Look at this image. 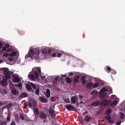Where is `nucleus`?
Instances as JSON below:
<instances>
[{
	"mask_svg": "<svg viewBox=\"0 0 125 125\" xmlns=\"http://www.w3.org/2000/svg\"><path fill=\"white\" fill-rule=\"evenodd\" d=\"M39 51L37 49L35 48L31 49L29 51L28 55L25 56V58L27 59L29 58V60H32L33 58L35 60H37L39 59Z\"/></svg>",
	"mask_w": 125,
	"mask_h": 125,
	"instance_id": "1",
	"label": "nucleus"
},
{
	"mask_svg": "<svg viewBox=\"0 0 125 125\" xmlns=\"http://www.w3.org/2000/svg\"><path fill=\"white\" fill-rule=\"evenodd\" d=\"M41 73V69L40 68H37L33 71V73H30L28 75V77L31 80H34L35 79V77L37 78L39 77V73Z\"/></svg>",
	"mask_w": 125,
	"mask_h": 125,
	"instance_id": "2",
	"label": "nucleus"
},
{
	"mask_svg": "<svg viewBox=\"0 0 125 125\" xmlns=\"http://www.w3.org/2000/svg\"><path fill=\"white\" fill-rule=\"evenodd\" d=\"M28 104L29 107L33 109L36 107L37 106V102L36 101L34 100H30L28 103Z\"/></svg>",
	"mask_w": 125,
	"mask_h": 125,
	"instance_id": "3",
	"label": "nucleus"
},
{
	"mask_svg": "<svg viewBox=\"0 0 125 125\" xmlns=\"http://www.w3.org/2000/svg\"><path fill=\"white\" fill-rule=\"evenodd\" d=\"M107 90V89L105 88H104L101 90L100 92V94L99 96L100 99H102L103 98H105V96L107 95V94L106 93L104 92H106Z\"/></svg>",
	"mask_w": 125,
	"mask_h": 125,
	"instance_id": "4",
	"label": "nucleus"
},
{
	"mask_svg": "<svg viewBox=\"0 0 125 125\" xmlns=\"http://www.w3.org/2000/svg\"><path fill=\"white\" fill-rule=\"evenodd\" d=\"M2 70L3 71L4 73V75H5L6 78L8 79H9L10 78V75L8 71L7 68H0V70Z\"/></svg>",
	"mask_w": 125,
	"mask_h": 125,
	"instance_id": "5",
	"label": "nucleus"
},
{
	"mask_svg": "<svg viewBox=\"0 0 125 125\" xmlns=\"http://www.w3.org/2000/svg\"><path fill=\"white\" fill-rule=\"evenodd\" d=\"M65 107L68 110H72L77 112V109L74 106L70 104H67L65 106Z\"/></svg>",
	"mask_w": 125,
	"mask_h": 125,
	"instance_id": "6",
	"label": "nucleus"
},
{
	"mask_svg": "<svg viewBox=\"0 0 125 125\" xmlns=\"http://www.w3.org/2000/svg\"><path fill=\"white\" fill-rule=\"evenodd\" d=\"M112 102L111 100L110 99H104L101 102L102 104L104 105L105 106L108 105Z\"/></svg>",
	"mask_w": 125,
	"mask_h": 125,
	"instance_id": "7",
	"label": "nucleus"
},
{
	"mask_svg": "<svg viewBox=\"0 0 125 125\" xmlns=\"http://www.w3.org/2000/svg\"><path fill=\"white\" fill-rule=\"evenodd\" d=\"M71 103L75 104L78 101V97L77 95H75L71 98Z\"/></svg>",
	"mask_w": 125,
	"mask_h": 125,
	"instance_id": "8",
	"label": "nucleus"
},
{
	"mask_svg": "<svg viewBox=\"0 0 125 125\" xmlns=\"http://www.w3.org/2000/svg\"><path fill=\"white\" fill-rule=\"evenodd\" d=\"M13 78L12 81L14 83H18L21 81L20 78L18 76L13 75L12 76Z\"/></svg>",
	"mask_w": 125,
	"mask_h": 125,
	"instance_id": "9",
	"label": "nucleus"
},
{
	"mask_svg": "<svg viewBox=\"0 0 125 125\" xmlns=\"http://www.w3.org/2000/svg\"><path fill=\"white\" fill-rule=\"evenodd\" d=\"M91 119V116L88 115H86L85 116L83 121L84 122H89Z\"/></svg>",
	"mask_w": 125,
	"mask_h": 125,
	"instance_id": "10",
	"label": "nucleus"
},
{
	"mask_svg": "<svg viewBox=\"0 0 125 125\" xmlns=\"http://www.w3.org/2000/svg\"><path fill=\"white\" fill-rule=\"evenodd\" d=\"M39 115L40 118L41 119L45 120L46 118L47 115L43 111L41 112Z\"/></svg>",
	"mask_w": 125,
	"mask_h": 125,
	"instance_id": "11",
	"label": "nucleus"
},
{
	"mask_svg": "<svg viewBox=\"0 0 125 125\" xmlns=\"http://www.w3.org/2000/svg\"><path fill=\"white\" fill-rule=\"evenodd\" d=\"M49 113L51 115L52 117L54 118L55 117V114L54 111L52 108L50 109L49 110Z\"/></svg>",
	"mask_w": 125,
	"mask_h": 125,
	"instance_id": "12",
	"label": "nucleus"
},
{
	"mask_svg": "<svg viewBox=\"0 0 125 125\" xmlns=\"http://www.w3.org/2000/svg\"><path fill=\"white\" fill-rule=\"evenodd\" d=\"M11 93L12 94L14 95H18L19 93V91L17 89L15 88H13L11 90Z\"/></svg>",
	"mask_w": 125,
	"mask_h": 125,
	"instance_id": "13",
	"label": "nucleus"
},
{
	"mask_svg": "<svg viewBox=\"0 0 125 125\" xmlns=\"http://www.w3.org/2000/svg\"><path fill=\"white\" fill-rule=\"evenodd\" d=\"M48 52L49 54H51V50L50 49H48L46 50H43L42 52V53L43 55L46 54Z\"/></svg>",
	"mask_w": 125,
	"mask_h": 125,
	"instance_id": "14",
	"label": "nucleus"
},
{
	"mask_svg": "<svg viewBox=\"0 0 125 125\" xmlns=\"http://www.w3.org/2000/svg\"><path fill=\"white\" fill-rule=\"evenodd\" d=\"M28 96V94L25 92H24L21 93L19 96V97L20 98H22Z\"/></svg>",
	"mask_w": 125,
	"mask_h": 125,
	"instance_id": "15",
	"label": "nucleus"
},
{
	"mask_svg": "<svg viewBox=\"0 0 125 125\" xmlns=\"http://www.w3.org/2000/svg\"><path fill=\"white\" fill-rule=\"evenodd\" d=\"M7 81L5 79H3L2 80L1 82V84L2 85L5 86L7 84Z\"/></svg>",
	"mask_w": 125,
	"mask_h": 125,
	"instance_id": "16",
	"label": "nucleus"
},
{
	"mask_svg": "<svg viewBox=\"0 0 125 125\" xmlns=\"http://www.w3.org/2000/svg\"><path fill=\"white\" fill-rule=\"evenodd\" d=\"M79 76L78 75L75 76L74 79L73 81L75 83H77L79 81Z\"/></svg>",
	"mask_w": 125,
	"mask_h": 125,
	"instance_id": "17",
	"label": "nucleus"
},
{
	"mask_svg": "<svg viewBox=\"0 0 125 125\" xmlns=\"http://www.w3.org/2000/svg\"><path fill=\"white\" fill-rule=\"evenodd\" d=\"M39 99L42 102L44 103H46L47 101V100L45 98L43 97H40Z\"/></svg>",
	"mask_w": 125,
	"mask_h": 125,
	"instance_id": "18",
	"label": "nucleus"
},
{
	"mask_svg": "<svg viewBox=\"0 0 125 125\" xmlns=\"http://www.w3.org/2000/svg\"><path fill=\"white\" fill-rule=\"evenodd\" d=\"M26 87L27 89L29 91H31L32 90V88L31 85L29 84H26Z\"/></svg>",
	"mask_w": 125,
	"mask_h": 125,
	"instance_id": "19",
	"label": "nucleus"
},
{
	"mask_svg": "<svg viewBox=\"0 0 125 125\" xmlns=\"http://www.w3.org/2000/svg\"><path fill=\"white\" fill-rule=\"evenodd\" d=\"M50 96V92L49 89H47L46 90V97L49 98Z\"/></svg>",
	"mask_w": 125,
	"mask_h": 125,
	"instance_id": "20",
	"label": "nucleus"
},
{
	"mask_svg": "<svg viewBox=\"0 0 125 125\" xmlns=\"http://www.w3.org/2000/svg\"><path fill=\"white\" fill-rule=\"evenodd\" d=\"M85 77L84 76H82L81 78V81L83 84H84L86 83V80L85 79Z\"/></svg>",
	"mask_w": 125,
	"mask_h": 125,
	"instance_id": "21",
	"label": "nucleus"
},
{
	"mask_svg": "<svg viewBox=\"0 0 125 125\" xmlns=\"http://www.w3.org/2000/svg\"><path fill=\"white\" fill-rule=\"evenodd\" d=\"M93 83L92 82L89 83L87 84L86 88L88 89L90 88L93 86Z\"/></svg>",
	"mask_w": 125,
	"mask_h": 125,
	"instance_id": "22",
	"label": "nucleus"
},
{
	"mask_svg": "<svg viewBox=\"0 0 125 125\" xmlns=\"http://www.w3.org/2000/svg\"><path fill=\"white\" fill-rule=\"evenodd\" d=\"M16 54L17 53L16 52H12L9 53V55L10 57L14 56L16 55Z\"/></svg>",
	"mask_w": 125,
	"mask_h": 125,
	"instance_id": "23",
	"label": "nucleus"
},
{
	"mask_svg": "<svg viewBox=\"0 0 125 125\" xmlns=\"http://www.w3.org/2000/svg\"><path fill=\"white\" fill-rule=\"evenodd\" d=\"M65 80L68 83H71L72 82V80L71 78L68 77H67L65 79Z\"/></svg>",
	"mask_w": 125,
	"mask_h": 125,
	"instance_id": "24",
	"label": "nucleus"
},
{
	"mask_svg": "<svg viewBox=\"0 0 125 125\" xmlns=\"http://www.w3.org/2000/svg\"><path fill=\"white\" fill-rule=\"evenodd\" d=\"M111 109L109 108L106 111V114L107 115H109L111 113Z\"/></svg>",
	"mask_w": 125,
	"mask_h": 125,
	"instance_id": "25",
	"label": "nucleus"
},
{
	"mask_svg": "<svg viewBox=\"0 0 125 125\" xmlns=\"http://www.w3.org/2000/svg\"><path fill=\"white\" fill-rule=\"evenodd\" d=\"M99 102L98 101H96L94 102L92 104V105L93 106H96L99 105Z\"/></svg>",
	"mask_w": 125,
	"mask_h": 125,
	"instance_id": "26",
	"label": "nucleus"
},
{
	"mask_svg": "<svg viewBox=\"0 0 125 125\" xmlns=\"http://www.w3.org/2000/svg\"><path fill=\"white\" fill-rule=\"evenodd\" d=\"M98 93V92L96 90H93L92 91L91 93V95H96Z\"/></svg>",
	"mask_w": 125,
	"mask_h": 125,
	"instance_id": "27",
	"label": "nucleus"
},
{
	"mask_svg": "<svg viewBox=\"0 0 125 125\" xmlns=\"http://www.w3.org/2000/svg\"><path fill=\"white\" fill-rule=\"evenodd\" d=\"M34 111L36 113L37 115H39V112L38 109L37 108L36 106L35 108H34Z\"/></svg>",
	"mask_w": 125,
	"mask_h": 125,
	"instance_id": "28",
	"label": "nucleus"
},
{
	"mask_svg": "<svg viewBox=\"0 0 125 125\" xmlns=\"http://www.w3.org/2000/svg\"><path fill=\"white\" fill-rule=\"evenodd\" d=\"M117 103V102L116 100H115L110 105L111 106H113L114 105L116 104Z\"/></svg>",
	"mask_w": 125,
	"mask_h": 125,
	"instance_id": "29",
	"label": "nucleus"
},
{
	"mask_svg": "<svg viewBox=\"0 0 125 125\" xmlns=\"http://www.w3.org/2000/svg\"><path fill=\"white\" fill-rule=\"evenodd\" d=\"M6 107L7 109L11 108L12 106V104H9L6 105Z\"/></svg>",
	"mask_w": 125,
	"mask_h": 125,
	"instance_id": "30",
	"label": "nucleus"
},
{
	"mask_svg": "<svg viewBox=\"0 0 125 125\" xmlns=\"http://www.w3.org/2000/svg\"><path fill=\"white\" fill-rule=\"evenodd\" d=\"M31 85V86L34 89L36 90V85L35 84L33 83H30Z\"/></svg>",
	"mask_w": 125,
	"mask_h": 125,
	"instance_id": "31",
	"label": "nucleus"
},
{
	"mask_svg": "<svg viewBox=\"0 0 125 125\" xmlns=\"http://www.w3.org/2000/svg\"><path fill=\"white\" fill-rule=\"evenodd\" d=\"M36 91L35 92V93L37 95H39V90L40 89L38 87H37L36 89Z\"/></svg>",
	"mask_w": 125,
	"mask_h": 125,
	"instance_id": "32",
	"label": "nucleus"
},
{
	"mask_svg": "<svg viewBox=\"0 0 125 125\" xmlns=\"http://www.w3.org/2000/svg\"><path fill=\"white\" fill-rule=\"evenodd\" d=\"M99 85V84L98 83H95L93 85V87L94 88L97 87Z\"/></svg>",
	"mask_w": 125,
	"mask_h": 125,
	"instance_id": "33",
	"label": "nucleus"
},
{
	"mask_svg": "<svg viewBox=\"0 0 125 125\" xmlns=\"http://www.w3.org/2000/svg\"><path fill=\"white\" fill-rule=\"evenodd\" d=\"M105 119L106 120H110L111 119L110 116L109 115H107L104 117Z\"/></svg>",
	"mask_w": 125,
	"mask_h": 125,
	"instance_id": "34",
	"label": "nucleus"
},
{
	"mask_svg": "<svg viewBox=\"0 0 125 125\" xmlns=\"http://www.w3.org/2000/svg\"><path fill=\"white\" fill-rule=\"evenodd\" d=\"M64 101L67 103H69L70 102V100L67 98H65Z\"/></svg>",
	"mask_w": 125,
	"mask_h": 125,
	"instance_id": "35",
	"label": "nucleus"
},
{
	"mask_svg": "<svg viewBox=\"0 0 125 125\" xmlns=\"http://www.w3.org/2000/svg\"><path fill=\"white\" fill-rule=\"evenodd\" d=\"M6 124V123L5 121H2L0 120V125H5Z\"/></svg>",
	"mask_w": 125,
	"mask_h": 125,
	"instance_id": "36",
	"label": "nucleus"
},
{
	"mask_svg": "<svg viewBox=\"0 0 125 125\" xmlns=\"http://www.w3.org/2000/svg\"><path fill=\"white\" fill-rule=\"evenodd\" d=\"M59 78V76H56L54 78V80L56 82H57V80H58V79Z\"/></svg>",
	"mask_w": 125,
	"mask_h": 125,
	"instance_id": "37",
	"label": "nucleus"
},
{
	"mask_svg": "<svg viewBox=\"0 0 125 125\" xmlns=\"http://www.w3.org/2000/svg\"><path fill=\"white\" fill-rule=\"evenodd\" d=\"M124 114L122 112H120V116L121 119H123L124 118Z\"/></svg>",
	"mask_w": 125,
	"mask_h": 125,
	"instance_id": "38",
	"label": "nucleus"
},
{
	"mask_svg": "<svg viewBox=\"0 0 125 125\" xmlns=\"http://www.w3.org/2000/svg\"><path fill=\"white\" fill-rule=\"evenodd\" d=\"M20 118H21V119L22 120H24V117L23 116V115L22 114H20Z\"/></svg>",
	"mask_w": 125,
	"mask_h": 125,
	"instance_id": "39",
	"label": "nucleus"
},
{
	"mask_svg": "<svg viewBox=\"0 0 125 125\" xmlns=\"http://www.w3.org/2000/svg\"><path fill=\"white\" fill-rule=\"evenodd\" d=\"M7 47L6 46H4L2 49V51L3 52L6 50Z\"/></svg>",
	"mask_w": 125,
	"mask_h": 125,
	"instance_id": "40",
	"label": "nucleus"
},
{
	"mask_svg": "<svg viewBox=\"0 0 125 125\" xmlns=\"http://www.w3.org/2000/svg\"><path fill=\"white\" fill-rule=\"evenodd\" d=\"M107 70L108 72H110L111 71V68L110 67H108L106 69Z\"/></svg>",
	"mask_w": 125,
	"mask_h": 125,
	"instance_id": "41",
	"label": "nucleus"
},
{
	"mask_svg": "<svg viewBox=\"0 0 125 125\" xmlns=\"http://www.w3.org/2000/svg\"><path fill=\"white\" fill-rule=\"evenodd\" d=\"M10 115H8V116H7V120L8 121H9L10 120Z\"/></svg>",
	"mask_w": 125,
	"mask_h": 125,
	"instance_id": "42",
	"label": "nucleus"
},
{
	"mask_svg": "<svg viewBox=\"0 0 125 125\" xmlns=\"http://www.w3.org/2000/svg\"><path fill=\"white\" fill-rule=\"evenodd\" d=\"M9 55V54L8 53H5L3 54V56L8 57Z\"/></svg>",
	"mask_w": 125,
	"mask_h": 125,
	"instance_id": "43",
	"label": "nucleus"
},
{
	"mask_svg": "<svg viewBox=\"0 0 125 125\" xmlns=\"http://www.w3.org/2000/svg\"><path fill=\"white\" fill-rule=\"evenodd\" d=\"M22 84L21 83H19L18 84V87L19 88H21Z\"/></svg>",
	"mask_w": 125,
	"mask_h": 125,
	"instance_id": "44",
	"label": "nucleus"
},
{
	"mask_svg": "<svg viewBox=\"0 0 125 125\" xmlns=\"http://www.w3.org/2000/svg\"><path fill=\"white\" fill-rule=\"evenodd\" d=\"M73 75V73L72 72H70L68 73V75L69 76H72Z\"/></svg>",
	"mask_w": 125,
	"mask_h": 125,
	"instance_id": "45",
	"label": "nucleus"
},
{
	"mask_svg": "<svg viewBox=\"0 0 125 125\" xmlns=\"http://www.w3.org/2000/svg\"><path fill=\"white\" fill-rule=\"evenodd\" d=\"M111 73L114 74H115L116 73V72L115 70H112Z\"/></svg>",
	"mask_w": 125,
	"mask_h": 125,
	"instance_id": "46",
	"label": "nucleus"
},
{
	"mask_svg": "<svg viewBox=\"0 0 125 125\" xmlns=\"http://www.w3.org/2000/svg\"><path fill=\"white\" fill-rule=\"evenodd\" d=\"M52 57H56V53H53L52 55Z\"/></svg>",
	"mask_w": 125,
	"mask_h": 125,
	"instance_id": "47",
	"label": "nucleus"
},
{
	"mask_svg": "<svg viewBox=\"0 0 125 125\" xmlns=\"http://www.w3.org/2000/svg\"><path fill=\"white\" fill-rule=\"evenodd\" d=\"M24 104V108H26L28 106L27 104L26 103H25Z\"/></svg>",
	"mask_w": 125,
	"mask_h": 125,
	"instance_id": "48",
	"label": "nucleus"
},
{
	"mask_svg": "<svg viewBox=\"0 0 125 125\" xmlns=\"http://www.w3.org/2000/svg\"><path fill=\"white\" fill-rule=\"evenodd\" d=\"M62 54L61 53H59L58 54L57 56L58 57H60L61 56Z\"/></svg>",
	"mask_w": 125,
	"mask_h": 125,
	"instance_id": "49",
	"label": "nucleus"
},
{
	"mask_svg": "<svg viewBox=\"0 0 125 125\" xmlns=\"http://www.w3.org/2000/svg\"><path fill=\"white\" fill-rule=\"evenodd\" d=\"M121 123L120 122H118L116 123V125H120Z\"/></svg>",
	"mask_w": 125,
	"mask_h": 125,
	"instance_id": "50",
	"label": "nucleus"
},
{
	"mask_svg": "<svg viewBox=\"0 0 125 125\" xmlns=\"http://www.w3.org/2000/svg\"><path fill=\"white\" fill-rule=\"evenodd\" d=\"M2 42H0V49L1 48L2 46Z\"/></svg>",
	"mask_w": 125,
	"mask_h": 125,
	"instance_id": "51",
	"label": "nucleus"
},
{
	"mask_svg": "<svg viewBox=\"0 0 125 125\" xmlns=\"http://www.w3.org/2000/svg\"><path fill=\"white\" fill-rule=\"evenodd\" d=\"M6 46L7 48H9L10 47V45L9 44H6Z\"/></svg>",
	"mask_w": 125,
	"mask_h": 125,
	"instance_id": "52",
	"label": "nucleus"
},
{
	"mask_svg": "<svg viewBox=\"0 0 125 125\" xmlns=\"http://www.w3.org/2000/svg\"><path fill=\"white\" fill-rule=\"evenodd\" d=\"M10 125H16L15 124L14 122H12Z\"/></svg>",
	"mask_w": 125,
	"mask_h": 125,
	"instance_id": "53",
	"label": "nucleus"
},
{
	"mask_svg": "<svg viewBox=\"0 0 125 125\" xmlns=\"http://www.w3.org/2000/svg\"><path fill=\"white\" fill-rule=\"evenodd\" d=\"M9 60L10 62H11L12 61V58H10V57H9Z\"/></svg>",
	"mask_w": 125,
	"mask_h": 125,
	"instance_id": "54",
	"label": "nucleus"
},
{
	"mask_svg": "<svg viewBox=\"0 0 125 125\" xmlns=\"http://www.w3.org/2000/svg\"><path fill=\"white\" fill-rule=\"evenodd\" d=\"M108 122L109 123H113V121H112V120H108Z\"/></svg>",
	"mask_w": 125,
	"mask_h": 125,
	"instance_id": "55",
	"label": "nucleus"
},
{
	"mask_svg": "<svg viewBox=\"0 0 125 125\" xmlns=\"http://www.w3.org/2000/svg\"><path fill=\"white\" fill-rule=\"evenodd\" d=\"M62 76L63 77H64L66 76V75H62Z\"/></svg>",
	"mask_w": 125,
	"mask_h": 125,
	"instance_id": "56",
	"label": "nucleus"
},
{
	"mask_svg": "<svg viewBox=\"0 0 125 125\" xmlns=\"http://www.w3.org/2000/svg\"><path fill=\"white\" fill-rule=\"evenodd\" d=\"M2 103L0 102V106H1L2 105Z\"/></svg>",
	"mask_w": 125,
	"mask_h": 125,
	"instance_id": "57",
	"label": "nucleus"
},
{
	"mask_svg": "<svg viewBox=\"0 0 125 125\" xmlns=\"http://www.w3.org/2000/svg\"><path fill=\"white\" fill-rule=\"evenodd\" d=\"M79 97H80V98H83V97H82V96H79Z\"/></svg>",
	"mask_w": 125,
	"mask_h": 125,
	"instance_id": "58",
	"label": "nucleus"
},
{
	"mask_svg": "<svg viewBox=\"0 0 125 125\" xmlns=\"http://www.w3.org/2000/svg\"><path fill=\"white\" fill-rule=\"evenodd\" d=\"M83 103V102L82 101H81L80 102V104H82Z\"/></svg>",
	"mask_w": 125,
	"mask_h": 125,
	"instance_id": "59",
	"label": "nucleus"
},
{
	"mask_svg": "<svg viewBox=\"0 0 125 125\" xmlns=\"http://www.w3.org/2000/svg\"><path fill=\"white\" fill-rule=\"evenodd\" d=\"M2 60H0V63L2 62Z\"/></svg>",
	"mask_w": 125,
	"mask_h": 125,
	"instance_id": "60",
	"label": "nucleus"
},
{
	"mask_svg": "<svg viewBox=\"0 0 125 125\" xmlns=\"http://www.w3.org/2000/svg\"><path fill=\"white\" fill-rule=\"evenodd\" d=\"M43 122H44V123H45V122H46V121H44H44H43Z\"/></svg>",
	"mask_w": 125,
	"mask_h": 125,
	"instance_id": "61",
	"label": "nucleus"
},
{
	"mask_svg": "<svg viewBox=\"0 0 125 125\" xmlns=\"http://www.w3.org/2000/svg\"><path fill=\"white\" fill-rule=\"evenodd\" d=\"M124 110H125V107L124 108Z\"/></svg>",
	"mask_w": 125,
	"mask_h": 125,
	"instance_id": "62",
	"label": "nucleus"
},
{
	"mask_svg": "<svg viewBox=\"0 0 125 125\" xmlns=\"http://www.w3.org/2000/svg\"><path fill=\"white\" fill-rule=\"evenodd\" d=\"M5 94H7V92H6V93H5Z\"/></svg>",
	"mask_w": 125,
	"mask_h": 125,
	"instance_id": "63",
	"label": "nucleus"
},
{
	"mask_svg": "<svg viewBox=\"0 0 125 125\" xmlns=\"http://www.w3.org/2000/svg\"><path fill=\"white\" fill-rule=\"evenodd\" d=\"M53 83H55V81H53Z\"/></svg>",
	"mask_w": 125,
	"mask_h": 125,
	"instance_id": "64",
	"label": "nucleus"
}]
</instances>
